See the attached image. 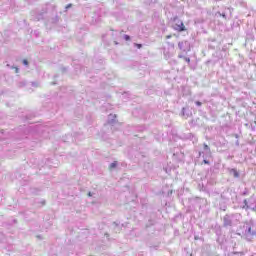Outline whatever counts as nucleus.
Here are the masks:
<instances>
[{"label":"nucleus","instance_id":"obj_2","mask_svg":"<svg viewBox=\"0 0 256 256\" xmlns=\"http://www.w3.org/2000/svg\"><path fill=\"white\" fill-rule=\"evenodd\" d=\"M241 218L240 213L226 214L223 217V225L224 227H232V225H237L241 221Z\"/></svg>","mask_w":256,"mask_h":256},{"label":"nucleus","instance_id":"obj_6","mask_svg":"<svg viewBox=\"0 0 256 256\" xmlns=\"http://www.w3.org/2000/svg\"><path fill=\"white\" fill-rule=\"evenodd\" d=\"M178 47L180 51H189V42L188 41H182L178 43Z\"/></svg>","mask_w":256,"mask_h":256},{"label":"nucleus","instance_id":"obj_8","mask_svg":"<svg viewBox=\"0 0 256 256\" xmlns=\"http://www.w3.org/2000/svg\"><path fill=\"white\" fill-rule=\"evenodd\" d=\"M230 174L233 175V177H235V179H239V172L237 171V169H235V168L231 169Z\"/></svg>","mask_w":256,"mask_h":256},{"label":"nucleus","instance_id":"obj_11","mask_svg":"<svg viewBox=\"0 0 256 256\" xmlns=\"http://www.w3.org/2000/svg\"><path fill=\"white\" fill-rule=\"evenodd\" d=\"M147 5H151V3H157V0H146Z\"/></svg>","mask_w":256,"mask_h":256},{"label":"nucleus","instance_id":"obj_16","mask_svg":"<svg viewBox=\"0 0 256 256\" xmlns=\"http://www.w3.org/2000/svg\"><path fill=\"white\" fill-rule=\"evenodd\" d=\"M23 64L24 65H29V61H27L26 59L23 60Z\"/></svg>","mask_w":256,"mask_h":256},{"label":"nucleus","instance_id":"obj_5","mask_svg":"<svg viewBox=\"0 0 256 256\" xmlns=\"http://www.w3.org/2000/svg\"><path fill=\"white\" fill-rule=\"evenodd\" d=\"M175 21H176V23L173 24V29L175 31H179V32L186 31L185 24H183L182 21H180V20H175Z\"/></svg>","mask_w":256,"mask_h":256},{"label":"nucleus","instance_id":"obj_25","mask_svg":"<svg viewBox=\"0 0 256 256\" xmlns=\"http://www.w3.org/2000/svg\"><path fill=\"white\" fill-rule=\"evenodd\" d=\"M195 239H198V237H197V236H195Z\"/></svg>","mask_w":256,"mask_h":256},{"label":"nucleus","instance_id":"obj_26","mask_svg":"<svg viewBox=\"0 0 256 256\" xmlns=\"http://www.w3.org/2000/svg\"><path fill=\"white\" fill-rule=\"evenodd\" d=\"M221 197L223 198V194L221 195Z\"/></svg>","mask_w":256,"mask_h":256},{"label":"nucleus","instance_id":"obj_9","mask_svg":"<svg viewBox=\"0 0 256 256\" xmlns=\"http://www.w3.org/2000/svg\"><path fill=\"white\" fill-rule=\"evenodd\" d=\"M113 169H117V161H114L109 165V171H113Z\"/></svg>","mask_w":256,"mask_h":256},{"label":"nucleus","instance_id":"obj_21","mask_svg":"<svg viewBox=\"0 0 256 256\" xmlns=\"http://www.w3.org/2000/svg\"><path fill=\"white\" fill-rule=\"evenodd\" d=\"M182 113H183V115H185V108L182 109Z\"/></svg>","mask_w":256,"mask_h":256},{"label":"nucleus","instance_id":"obj_4","mask_svg":"<svg viewBox=\"0 0 256 256\" xmlns=\"http://www.w3.org/2000/svg\"><path fill=\"white\" fill-rule=\"evenodd\" d=\"M133 117H138V119H143L145 117V110L142 108H135L132 111Z\"/></svg>","mask_w":256,"mask_h":256},{"label":"nucleus","instance_id":"obj_20","mask_svg":"<svg viewBox=\"0 0 256 256\" xmlns=\"http://www.w3.org/2000/svg\"><path fill=\"white\" fill-rule=\"evenodd\" d=\"M166 39H171V35L166 36Z\"/></svg>","mask_w":256,"mask_h":256},{"label":"nucleus","instance_id":"obj_1","mask_svg":"<svg viewBox=\"0 0 256 256\" xmlns=\"http://www.w3.org/2000/svg\"><path fill=\"white\" fill-rule=\"evenodd\" d=\"M242 235L246 241H252L256 236L255 224L253 222H246L242 227Z\"/></svg>","mask_w":256,"mask_h":256},{"label":"nucleus","instance_id":"obj_7","mask_svg":"<svg viewBox=\"0 0 256 256\" xmlns=\"http://www.w3.org/2000/svg\"><path fill=\"white\" fill-rule=\"evenodd\" d=\"M227 13L231 15V8H226L222 13L217 12V15H219V17H223V19H227Z\"/></svg>","mask_w":256,"mask_h":256},{"label":"nucleus","instance_id":"obj_22","mask_svg":"<svg viewBox=\"0 0 256 256\" xmlns=\"http://www.w3.org/2000/svg\"><path fill=\"white\" fill-rule=\"evenodd\" d=\"M88 196L91 197V192L88 193Z\"/></svg>","mask_w":256,"mask_h":256},{"label":"nucleus","instance_id":"obj_3","mask_svg":"<svg viewBox=\"0 0 256 256\" xmlns=\"http://www.w3.org/2000/svg\"><path fill=\"white\" fill-rule=\"evenodd\" d=\"M203 151L199 152V157H203V159H209L211 157V148L206 143L203 144Z\"/></svg>","mask_w":256,"mask_h":256},{"label":"nucleus","instance_id":"obj_18","mask_svg":"<svg viewBox=\"0 0 256 256\" xmlns=\"http://www.w3.org/2000/svg\"><path fill=\"white\" fill-rule=\"evenodd\" d=\"M195 136L193 134H189V139H193Z\"/></svg>","mask_w":256,"mask_h":256},{"label":"nucleus","instance_id":"obj_13","mask_svg":"<svg viewBox=\"0 0 256 256\" xmlns=\"http://www.w3.org/2000/svg\"><path fill=\"white\" fill-rule=\"evenodd\" d=\"M184 61H186V63H191V58H189V57H184Z\"/></svg>","mask_w":256,"mask_h":256},{"label":"nucleus","instance_id":"obj_17","mask_svg":"<svg viewBox=\"0 0 256 256\" xmlns=\"http://www.w3.org/2000/svg\"><path fill=\"white\" fill-rule=\"evenodd\" d=\"M195 103H196L197 107H201V105H202V103L199 101H196Z\"/></svg>","mask_w":256,"mask_h":256},{"label":"nucleus","instance_id":"obj_24","mask_svg":"<svg viewBox=\"0 0 256 256\" xmlns=\"http://www.w3.org/2000/svg\"><path fill=\"white\" fill-rule=\"evenodd\" d=\"M126 39H129V36H126Z\"/></svg>","mask_w":256,"mask_h":256},{"label":"nucleus","instance_id":"obj_19","mask_svg":"<svg viewBox=\"0 0 256 256\" xmlns=\"http://www.w3.org/2000/svg\"><path fill=\"white\" fill-rule=\"evenodd\" d=\"M178 57H179L180 59H184L185 56L179 55Z\"/></svg>","mask_w":256,"mask_h":256},{"label":"nucleus","instance_id":"obj_12","mask_svg":"<svg viewBox=\"0 0 256 256\" xmlns=\"http://www.w3.org/2000/svg\"><path fill=\"white\" fill-rule=\"evenodd\" d=\"M133 46L137 47V49H141L143 47V44L134 43Z\"/></svg>","mask_w":256,"mask_h":256},{"label":"nucleus","instance_id":"obj_14","mask_svg":"<svg viewBox=\"0 0 256 256\" xmlns=\"http://www.w3.org/2000/svg\"><path fill=\"white\" fill-rule=\"evenodd\" d=\"M220 209H221V211H227V206H225V205L220 206Z\"/></svg>","mask_w":256,"mask_h":256},{"label":"nucleus","instance_id":"obj_10","mask_svg":"<svg viewBox=\"0 0 256 256\" xmlns=\"http://www.w3.org/2000/svg\"><path fill=\"white\" fill-rule=\"evenodd\" d=\"M244 204H245L244 208L246 207V209H255L247 204V200H244Z\"/></svg>","mask_w":256,"mask_h":256},{"label":"nucleus","instance_id":"obj_15","mask_svg":"<svg viewBox=\"0 0 256 256\" xmlns=\"http://www.w3.org/2000/svg\"><path fill=\"white\" fill-rule=\"evenodd\" d=\"M203 163H205V165H209V160H207V158H204Z\"/></svg>","mask_w":256,"mask_h":256},{"label":"nucleus","instance_id":"obj_23","mask_svg":"<svg viewBox=\"0 0 256 256\" xmlns=\"http://www.w3.org/2000/svg\"><path fill=\"white\" fill-rule=\"evenodd\" d=\"M193 141H194V142H195V141H197V138H194V140H193Z\"/></svg>","mask_w":256,"mask_h":256}]
</instances>
